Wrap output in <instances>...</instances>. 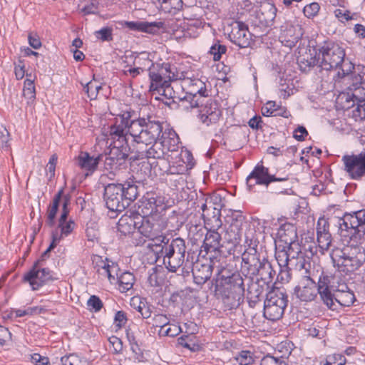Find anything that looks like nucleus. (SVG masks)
<instances>
[{"mask_svg": "<svg viewBox=\"0 0 365 365\" xmlns=\"http://www.w3.org/2000/svg\"><path fill=\"white\" fill-rule=\"evenodd\" d=\"M212 284L215 287V296L222 302L225 309H235L243 302L245 284L240 272L221 269L212 280Z\"/></svg>", "mask_w": 365, "mask_h": 365, "instance_id": "1", "label": "nucleus"}, {"mask_svg": "<svg viewBox=\"0 0 365 365\" xmlns=\"http://www.w3.org/2000/svg\"><path fill=\"white\" fill-rule=\"evenodd\" d=\"M149 77L150 80V91L152 96L158 94L160 96H155L156 100L162 101L168 106L173 103H177L178 101H187L186 94L183 93L182 86L178 82L173 85L170 81L175 79L176 76L170 71V65H165V68H161L160 72H155L150 70Z\"/></svg>", "mask_w": 365, "mask_h": 365, "instance_id": "2", "label": "nucleus"}, {"mask_svg": "<svg viewBox=\"0 0 365 365\" xmlns=\"http://www.w3.org/2000/svg\"><path fill=\"white\" fill-rule=\"evenodd\" d=\"M155 247L153 250L158 257H163V264L169 272H176L182 267V272L189 273L191 268L192 262L189 261V255L187 259L185 260L186 253L185 241L181 237H177L172 240L167 238L162 244L149 245V247Z\"/></svg>", "mask_w": 365, "mask_h": 365, "instance_id": "3", "label": "nucleus"}, {"mask_svg": "<svg viewBox=\"0 0 365 365\" xmlns=\"http://www.w3.org/2000/svg\"><path fill=\"white\" fill-rule=\"evenodd\" d=\"M138 182L128 178L123 182H112L104 187L103 200L108 209L122 212L135 201L138 195Z\"/></svg>", "mask_w": 365, "mask_h": 365, "instance_id": "4", "label": "nucleus"}, {"mask_svg": "<svg viewBox=\"0 0 365 365\" xmlns=\"http://www.w3.org/2000/svg\"><path fill=\"white\" fill-rule=\"evenodd\" d=\"M129 113H124L115 118V123L111 125V130L115 136L124 138V135L129 134L133 141L140 136L143 132H145L148 128L154 124L160 123L155 117L147 115L146 116L138 117L131 120Z\"/></svg>", "mask_w": 365, "mask_h": 365, "instance_id": "5", "label": "nucleus"}, {"mask_svg": "<svg viewBox=\"0 0 365 365\" xmlns=\"http://www.w3.org/2000/svg\"><path fill=\"white\" fill-rule=\"evenodd\" d=\"M317 63L323 70L337 69L344 61V50L338 44L329 41L324 43L316 52Z\"/></svg>", "mask_w": 365, "mask_h": 365, "instance_id": "6", "label": "nucleus"}, {"mask_svg": "<svg viewBox=\"0 0 365 365\" xmlns=\"http://www.w3.org/2000/svg\"><path fill=\"white\" fill-rule=\"evenodd\" d=\"M287 295L279 288H274L266 294L264 302V317L270 321L280 319L287 306Z\"/></svg>", "mask_w": 365, "mask_h": 365, "instance_id": "7", "label": "nucleus"}, {"mask_svg": "<svg viewBox=\"0 0 365 365\" xmlns=\"http://www.w3.org/2000/svg\"><path fill=\"white\" fill-rule=\"evenodd\" d=\"M167 228V222L160 216L143 217L138 226V232L147 239L162 244L168 237L163 235Z\"/></svg>", "mask_w": 365, "mask_h": 365, "instance_id": "8", "label": "nucleus"}, {"mask_svg": "<svg viewBox=\"0 0 365 365\" xmlns=\"http://www.w3.org/2000/svg\"><path fill=\"white\" fill-rule=\"evenodd\" d=\"M337 267L339 272L349 274L359 269L365 262V255L359 247H346L340 250Z\"/></svg>", "mask_w": 365, "mask_h": 365, "instance_id": "9", "label": "nucleus"}, {"mask_svg": "<svg viewBox=\"0 0 365 365\" xmlns=\"http://www.w3.org/2000/svg\"><path fill=\"white\" fill-rule=\"evenodd\" d=\"M344 170L354 180L365 178V150L358 154H346L342 156Z\"/></svg>", "mask_w": 365, "mask_h": 365, "instance_id": "10", "label": "nucleus"}, {"mask_svg": "<svg viewBox=\"0 0 365 365\" xmlns=\"http://www.w3.org/2000/svg\"><path fill=\"white\" fill-rule=\"evenodd\" d=\"M53 280L51 272L48 268L42 267L40 265V260H37L32 268L24 276V281L29 282L33 290H38Z\"/></svg>", "mask_w": 365, "mask_h": 365, "instance_id": "11", "label": "nucleus"}, {"mask_svg": "<svg viewBox=\"0 0 365 365\" xmlns=\"http://www.w3.org/2000/svg\"><path fill=\"white\" fill-rule=\"evenodd\" d=\"M338 224L341 231H348L351 229L354 233H362L365 235V210L345 213L339 219Z\"/></svg>", "mask_w": 365, "mask_h": 365, "instance_id": "12", "label": "nucleus"}, {"mask_svg": "<svg viewBox=\"0 0 365 365\" xmlns=\"http://www.w3.org/2000/svg\"><path fill=\"white\" fill-rule=\"evenodd\" d=\"M231 30L228 34L231 42L240 48H247L252 41V34L248 26L242 21H232L230 25Z\"/></svg>", "mask_w": 365, "mask_h": 365, "instance_id": "13", "label": "nucleus"}, {"mask_svg": "<svg viewBox=\"0 0 365 365\" xmlns=\"http://www.w3.org/2000/svg\"><path fill=\"white\" fill-rule=\"evenodd\" d=\"M198 108H200L199 118L201 122L207 126L216 123L222 114L218 103L209 97L200 103Z\"/></svg>", "mask_w": 365, "mask_h": 365, "instance_id": "14", "label": "nucleus"}, {"mask_svg": "<svg viewBox=\"0 0 365 365\" xmlns=\"http://www.w3.org/2000/svg\"><path fill=\"white\" fill-rule=\"evenodd\" d=\"M260 254L257 249L250 247L242 255L241 270L246 275H257L262 262Z\"/></svg>", "mask_w": 365, "mask_h": 365, "instance_id": "15", "label": "nucleus"}, {"mask_svg": "<svg viewBox=\"0 0 365 365\" xmlns=\"http://www.w3.org/2000/svg\"><path fill=\"white\" fill-rule=\"evenodd\" d=\"M210 91L206 88L205 83L200 79H195L190 81L189 91L186 93L187 101L192 108L200 106L209 97Z\"/></svg>", "mask_w": 365, "mask_h": 365, "instance_id": "16", "label": "nucleus"}, {"mask_svg": "<svg viewBox=\"0 0 365 365\" xmlns=\"http://www.w3.org/2000/svg\"><path fill=\"white\" fill-rule=\"evenodd\" d=\"M110 136L113 141V148L110 149V153L111 156H114L119 161L126 166L125 160L128 158L130 153L135 152V148L128 145V139L126 135H124V138H118L113 133L111 130V126L110 127Z\"/></svg>", "mask_w": 365, "mask_h": 365, "instance_id": "17", "label": "nucleus"}, {"mask_svg": "<svg viewBox=\"0 0 365 365\" xmlns=\"http://www.w3.org/2000/svg\"><path fill=\"white\" fill-rule=\"evenodd\" d=\"M294 294L301 302H312L317 297V284L309 276L304 275L295 287Z\"/></svg>", "mask_w": 365, "mask_h": 365, "instance_id": "18", "label": "nucleus"}, {"mask_svg": "<svg viewBox=\"0 0 365 365\" xmlns=\"http://www.w3.org/2000/svg\"><path fill=\"white\" fill-rule=\"evenodd\" d=\"M273 175L269 173L267 168L264 167L262 163H258L247 176L246 179L247 185L250 189L255 185H263L267 187Z\"/></svg>", "mask_w": 365, "mask_h": 365, "instance_id": "19", "label": "nucleus"}, {"mask_svg": "<svg viewBox=\"0 0 365 365\" xmlns=\"http://www.w3.org/2000/svg\"><path fill=\"white\" fill-rule=\"evenodd\" d=\"M142 215L133 212H126L118 222V230L124 235L132 233L135 229L138 230Z\"/></svg>", "mask_w": 365, "mask_h": 365, "instance_id": "20", "label": "nucleus"}, {"mask_svg": "<svg viewBox=\"0 0 365 365\" xmlns=\"http://www.w3.org/2000/svg\"><path fill=\"white\" fill-rule=\"evenodd\" d=\"M317 237L319 247L328 250L331 245L332 237L329 232V224L325 217H320L317 225Z\"/></svg>", "mask_w": 365, "mask_h": 365, "instance_id": "21", "label": "nucleus"}, {"mask_svg": "<svg viewBox=\"0 0 365 365\" xmlns=\"http://www.w3.org/2000/svg\"><path fill=\"white\" fill-rule=\"evenodd\" d=\"M162 123H154L151 125L145 132H143L140 136L133 140L138 146H149L153 142L158 140L162 134Z\"/></svg>", "mask_w": 365, "mask_h": 365, "instance_id": "22", "label": "nucleus"}, {"mask_svg": "<svg viewBox=\"0 0 365 365\" xmlns=\"http://www.w3.org/2000/svg\"><path fill=\"white\" fill-rule=\"evenodd\" d=\"M194 282L198 285L204 284L212 276L213 264H203L200 262L193 263L192 262L191 268Z\"/></svg>", "mask_w": 365, "mask_h": 365, "instance_id": "23", "label": "nucleus"}, {"mask_svg": "<svg viewBox=\"0 0 365 365\" xmlns=\"http://www.w3.org/2000/svg\"><path fill=\"white\" fill-rule=\"evenodd\" d=\"M150 147L148 148L145 145L137 146L135 148V153L138 154V158H155L162 159L164 157L165 151L163 145L161 142L157 140L150 145Z\"/></svg>", "mask_w": 365, "mask_h": 365, "instance_id": "24", "label": "nucleus"}, {"mask_svg": "<svg viewBox=\"0 0 365 365\" xmlns=\"http://www.w3.org/2000/svg\"><path fill=\"white\" fill-rule=\"evenodd\" d=\"M292 187V183L288 175L284 177L274 175L267 186L269 192L275 194H289Z\"/></svg>", "mask_w": 365, "mask_h": 365, "instance_id": "25", "label": "nucleus"}, {"mask_svg": "<svg viewBox=\"0 0 365 365\" xmlns=\"http://www.w3.org/2000/svg\"><path fill=\"white\" fill-rule=\"evenodd\" d=\"M123 26L132 31H138L150 34H156L163 26V23L147 21H125Z\"/></svg>", "mask_w": 365, "mask_h": 365, "instance_id": "26", "label": "nucleus"}, {"mask_svg": "<svg viewBox=\"0 0 365 365\" xmlns=\"http://www.w3.org/2000/svg\"><path fill=\"white\" fill-rule=\"evenodd\" d=\"M356 301L353 291L350 290L346 284H342L341 289H337L333 294L334 306L335 302L344 307H350L354 305Z\"/></svg>", "mask_w": 365, "mask_h": 365, "instance_id": "27", "label": "nucleus"}, {"mask_svg": "<svg viewBox=\"0 0 365 365\" xmlns=\"http://www.w3.org/2000/svg\"><path fill=\"white\" fill-rule=\"evenodd\" d=\"M329 279L327 276L321 277L319 279L318 283L317 284V294H319V297L324 304L327 306L328 308L334 309V302H333V294H331L329 287L328 286Z\"/></svg>", "mask_w": 365, "mask_h": 365, "instance_id": "28", "label": "nucleus"}, {"mask_svg": "<svg viewBox=\"0 0 365 365\" xmlns=\"http://www.w3.org/2000/svg\"><path fill=\"white\" fill-rule=\"evenodd\" d=\"M351 83L348 86L350 91H353L351 93V100L355 103H357L359 100L362 99L364 96L361 95V87L364 80V73L362 74L359 73H351L349 77L346 78Z\"/></svg>", "mask_w": 365, "mask_h": 365, "instance_id": "29", "label": "nucleus"}, {"mask_svg": "<svg viewBox=\"0 0 365 365\" xmlns=\"http://www.w3.org/2000/svg\"><path fill=\"white\" fill-rule=\"evenodd\" d=\"M162 200L160 198L155 197L153 195L151 196L144 197L142 201L141 212L143 217L157 216L154 215L155 213L159 212V207H161Z\"/></svg>", "mask_w": 365, "mask_h": 365, "instance_id": "30", "label": "nucleus"}, {"mask_svg": "<svg viewBox=\"0 0 365 365\" xmlns=\"http://www.w3.org/2000/svg\"><path fill=\"white\" fill-rule=\"evenodd\" d=\"M221 240V236L217 230H207L202 247L204 248L207 253L220 252V248L222 247L220 244Z\"/></svg>", "mask_w": 365, "mask_h": 365, "instance_id": "31", "label": "nucleus"}, {"mask_svg": "<svg viewBox=\"0 0 365 365\" xmlns=\"http://www.w3.org/2000/svg\"><path fill=\"white\" fill-rule=\"evenodd\" d=\"M102 155H99L97 157L91 156L89 153L86 152H81L77 158V164L78 166L90 172H93L96 168L103 158Z\"/></svg>", "mask_w": 365, "mask_h": 365, "instance_id": "32", "label": "nucleus"}, {"mask_svg": "<svg viewBox=\"0 0 365 365\" xmlns=\"http://www.w3.org/2000/svg\"><path fill=\"white\" fill-rule=\"evenodd\" d=\"M277 235L279 242L291 244L297 239V229L292 224L286 223L280 226Z\"/></svg>", "mask_w": 365, "mask_h": 365, "instance_id": "33", "label": "nucleus"}, {"mask_svg": "<svg viewBox=\"0 0 365 365\" xmlns=\"http://www.w3.org/2000/svg\"><path fill=\"white\" fill-rule=\"evenodd\" d=\"M279 38L284 46L292 48L295 46L296 43L299 39V35L295 34L294 27L291 25L286 26L285 29H282Z\"/></svg>", "mask_w": 365, "mask_h": 365, "instance_id": "34", "label": "nucleus"}, {"mask_svg": "<svg viewBox=\"0 0 365 365\" xmlns=\"http://www.w3.org/2000/svg\"><path fill=\"white\" fill-rule=\"evenodd\" d=\"M264 288L257 282H252L247 289V299L250 307H254L260 301Z\"/></svg>", "mask_w": 365, "mask_h": 365, "instance_id": "35", "label": "nucleus"}, {"mask_svg": "<svg viewBox=\"0 0 365 365\" xmlns=\"http://www.w3.org/2000/svg\"><path fill=\"white\" fill-rule=\"evenodd\" d=\"M214 217H210V213L204 215L205 227L209 230H217L222 225L220 219L221 211L220 209H213Z\"/></svg>", "mask_w": 365, "mask_h": 365, "instance_id": "36", "label": "nucleus"}, {"mask_svg": "<svg viewBox=\"0 0 365 365\" xmlns=\"http://www.w3.org/2000/svg\"><path fill=\"white\" fill-rule=\"evenodd\" d=\"M274 274L275 271L273 269L271 263L267 258L263 257L257 275H259L261 279L264 281L271 282Z\"/></svg>", "mask_w": 365, "mask_h": 365, "instance_id": "37", "label": "nucleus"}, {"mask_svg": "<svg viewBox=\"0 0 365 365\" xmlns=\"http://www.w3.org/2000/svg\"><path fill=\"white\" fill-rule=\"evenodd\" d=\"M75 225L74 221L71 219L67 222H59L57 228L52 232L51 237L53 238V235L56 233L59 237L60 242L62 237H67L72 232Z\"/></svg>", "mask_w": 365, "mask_h": 365, "instance_id": "38", "label": "nucleus"}, {"mask_svg": "<svg viewBox=\"0 0 365 365\" xmlns=\"http://www.w3.org/2000/svg\"><path fill=\"white\" fill-rule=\"evenodd\" d=\"M117 278L119 289L122 292L130 290L133 287L135 280L134 275L130 272H125Z\"/></svg>", "mask_w": 365, "mask_h": 365, "instance_id": "39", "label": "nucleus"}, {"mask_svg": "<svg viewBox=\"0 0 365 365\" xmlns=\"http://www.w3.org/2000/svg\"><path fill=\"white\" fill-rule=\"evenodd\" d=\"M289 254L286 251V247L283 246L282 250L277 248L275 252V259L280 268H289L291 266L290 258H289Z\"/></svg>", "mask_w": 365, "mask_h": 365, "instance_id": "40", "label": "nucleus"}, {"mask_svg": "<svg viewBox=\"0 0 365 365\" xmlns=\"http://www.w3.org/2000/svg\"><path fill=\"white\" fill-rule=\"evenodd\" d=\"M63 365H90V362L85 358H81L76 354H70L61 357Z\"/></svg>", "mask_w": 365, "mask_h": 365, "instance_id": "41", "label": "nucleus"}, {"mask_svg": "<svg viewBox=\"0 0 365 365\" xmlns=\"http://www.w3.org/2000/svg\"><path fill=\"white\" fill-rule=\"evenodd\" d=\"M234 359L240 365H250L255 361L253 353L247 350L241 351Z\"/></svg>", "mask_w": 365, "mask_h": 365, "instance_id": "42", "label": "nucleus"}, {"mask_svg": "<svg viewBox=\"0 0 365 365\" xmlns=\"http://www.w3.org/2000/svg\"><path fill=\"white\" fill-rule=\"evenodd\" d=\"M245 222V217L242 214L241 212L235 211L232 213V215L229 217L227 220V222L229 223V226L232 228L236 227L240 230L242 231V225Z\"/></svg>", "mask_w": 365, "mask_h": 365, "instance_id": "43", "label": "nucleus"}, {"mask_svg": "<svg viewBox=\"0 0 365 365\" xmlns=\"http://www.w3.org/2000/svg\"><path fill=\"white\" fill-rule=\"evenodd\" d=\"M187 165H185L183 161L175 162L173 165H169L164 171L169 175H181L185 173L187 170Z\"/></svg>", "mask_w": 365, "mask_h": 365, "instance_id": "44", "label": "nucleus"}, {"mask_svg": "<svg viewBox=\"0 0 365 365\" xmlns=\"http://www.w3.org/2000/svg\"><path fill=\"white\" fill-rule=\"evenodd\" d=\"M125 165L123 164L120 161H119L114 156H111V154L109 153L108 156H105L104 160V168L107 170H115L118 169H120L122 168H125Z\"/></svg>", "mask_w": 365, "mask_h": 365, "instance_id": "45", "label": "nucleus"}, {"mask_svg": "<svg viewBox=\"0 0 365 365\" xmlns=\"http://www.w3.org/2000/svg\"><path fill=\"white\" fill-rule=\"evenodd\" d=\"M242 233V230L229 226L225 232V238L229 242L235 245L239 242Z\"/></svg>", "mask_w": 365, "mask_h": 365, "instance_id": "46", "label": "nucleus"}, {"mask_svg": "<svg viewBox=\"0 0 365 365\" xmlns=\"http://www.w3.org/2000/svg\"><path fill=\"white\" fill-rule=\"evenodd\" d=\"M23 94L25 98L30 101H34L36 98L35 86L34 81L30 79H26L23 89Z\"/></svg>", "mask_w": 365, "mask_h": 365, "instance_id": "47", "label": "nucleus"}, {"mask_svg": "<svg viewBox=\"0 0 365 365\" xmlns=\"http://www.w3.org/2000/svg\"><path fill=\"white\" fill-rule=\"evenodd\" d=\"M226 51V46L220 44L219 41H217L213 45H212L209 53L213 56V60L217 61L221 58L222 54L225 53Z\"/></svg>", "mask_w": 365, "mask_h": 365, "instance_id": "48", "label": "nucleus"}, {"mask_svg": "<svg viewBox=\"0 0 365 365\" xmlns=\"http://www.w3.org/2000/svg\"><path fill=\"white\" fill-rule=\"evenodd\" d=\"M168 326V327H166L159 330V336L174 337L182 331L180 327L178 325L169 324Z\"/></svg>", "mask_w": 365, "mask_h": 365, "instance_id": "49", "label": "nucleus"}, {"mask_svg": "<svg viewBox=\"0 0 365 365\" xmlns=\"http://www.w3.org/2000/svg\"><path fill=\"white\" fill-rule=\"evenodd\" d=\"M339 71L337 72V76L339 78H346L351 75V71L354 69V66L349 61H344L339 66Z\"/></svg>", "mask_w": 365, "mask_h": 365, "instance_id": "50", "label": "nucleus"}, {"mask_svg": "<svg viewBox=\"0 0 365 365\" xmlns=\"http://www.w3.org/2000/svg\"><path fill=\"white\" fill-rule=\"evenodd\" d=\"M101 86L95 85L92 81L88 82L83 87L84 91L87 93L88 97L91 100L96 99Z\"/></svg>", "mask_w": 365, "mask_h": 365, "instance_id": "51", "label": "nucleus"}, {"mask_svg": "<svg viewBox=\"0 0 365 365\" xmlns=\"http://www.w3.org/2000/svg\"><path fill=\"white\" fill-rule=\"evenodd\" d=\"M262 113L264 116H277L278 109L274 101H268L264 106L262 108Z\"/></svg>", "mask_w": 365, "mask_h": 365, "instance_id": "52", "label": "nucleus"}, {"mask_svg": "<svg viewBox=\"0 0 365 365\" xmlns=\"http://www.w3.org/2000/svg\"><path fill=\"white\" fill-rule=\"evenodd\" d=\"M58 205L51 204L48 207L46 223L50 227H53L55 224V218L58 210Z\"/></svg>", "mask_w": 365, "mask_h": 365, "instance_id": "53", "label": "nucleus"}, {"mask_svg": "<svg viewBox=\"0 0 365 365\" xmlns=\"http://www.w3.org/2000/svg\"><path fill=\"white\" fill-rule=\"evenodd\" d=\"M153 326L155 327H159L160 329H162L164 327H166L168 325H169L170 320L166 317V315L164 314H155L153 319Z\"/></svg>", "mask_w": 365, "mask_h": 365, "instance_id": "54", "label": "nucleus"}, {"mask_svg": "<svg viewBox=\"0 0 365 365\" xmlns=\"http://www.w3.org/2000/svg\"><path fill=\"white\" fill-rule=\"evenodd\" d=\"M113 29L110 27H103L95 32L96 36L103 41H109L113 39Z\"/></svg>", "mask_w": 365, "mask_h": 365, "instance_id": "55", "label": "nucleus"}, {"mask_svg": "<svg viewBox=\"0 0 365 365\" xmlns=\"http://www.w3.org/2000/svg\"><path fill=\"white\" fill-rule=\"evenodd\" d=\"M86 235L88 241L94 242L99 237V232L95 223H91L87 226Z\"/></svg>", "mask_w": 365, "mask_h": 365, "instance_id": "56", "label": "nucleus"}, {"mask_svg": "<svg viewBox=\"0 0 365 365\" xmlns=\"http://www.w3.org/2000/svg\"><path fill=\"white\" fill-rule=\"evenodd\" d=\"M59 243V237L58 235L56 233L53 236V240L49 245V247L45 250L43 254L41 256V258L38 259L40 260V265L42 266V262L46 259L49 257V252L53 250L57 245Z\"/></svg>", "mask_w": 365, "mask_h": 365, "instance_id": "57", "label": "nucleus"}, {"mask_svg": "<svg viewBox=\"0 0 365 365\" xmlns=\"http://www.w3.org/2000/svg\"><path fill=\"white\" fill-rule=\"evenodd\" d=\"M319 9V4L317 2H313L305 6L303 12L307 17L312 18L318 14Z\"/></svg>", "mask_w": 365, "mask_h": 365, "instance_id": "58", "label": "nucleus"}, {"mask_svg": "<svg viewBox=\"0 0 365 365\" xmlns=\"http://www.w3.org/2000/svg\"><path fill=\"white\" fill-rule=\"evenodd\" d=\"M260 365H287V364L282 358L267 355L262 358Z\"/></svg>", "mask_w": 365, "mask_h": 365, "instance_id": "59", "label": "nucleus"}, {"mask_svg": "<svg viewBox=\"0 0 365 365\" xmlns=\"http://www.w3.org/2000/svg\"><path fill=\"white\" fill-rule=\"evenodd\" d=\"M87 305L94 312H99L103 307V302L100 298L96 295H92L87 302Z\"/></svg>", "mask_w": 365, "mask_h": 365, "instance_id": "60", "label": "nucleus"}, {"mask_svg": "<svg viewBox=\"0 0 365 365\" xmlns=\"http://www.w3.org/2000/svg\"><path fill=\"white\" fill-rule=\"evenodd\" d=\"M294 268L298 269L299 271L304 270V273H308V269L310 267L309 262H307L304 257L302 256L301 257L297 258L295 262H294Z\"/></svg>", "mask_w": 365, "mask_h": 365, "instance_id": "61", "label": "nucleus"}, {"mask_svg": "<svg viewBox=\"0 0 365 365\" xmlns=\"http://www.w3.org/2000/svg\"><path fill=\"white\" fill-rule=\"evenodd\" d=\"M315 56L314 58H311L309 60L304 61V58L299 60V66L302 71L307 72L310 70L312 67H313L315 63H317V59Z\"/></svg>", "mask_w": 365, "mask_h": 365, "instance_id": "62", "label": "nucleus"}, {"mask_svg": "<svg viewBox=\"0 0 365 365\" xmlns=\"http://www.w3.org/2000/svg\"><path fill=\"white\" fill-rule=\"evenodd\" d=\"M110 261L108 258L105 259L99 255H94L92 258V263L94 269L98 272V269L103 268V265H106V263H109Z\"/></svg>", "mask_w": 365, "mask_h": 365, "instance_id": "63", "label": "nucleus"}, {"mask_svg": "<svg viewBox=\"0 0 365 365\" xmlns=\"http://www.w3.org/2000/svg\"><path fill=\"white\" fill-rule=\"evenodd\" d=\"M114 322L115 327L121 328L127 322L126 314L123 311H118L115 313Z\"/></svg>", "mask_w": 365, "mask_h": 365, "instance_id": "64", "label": "nucleus"}]
</instances>
